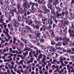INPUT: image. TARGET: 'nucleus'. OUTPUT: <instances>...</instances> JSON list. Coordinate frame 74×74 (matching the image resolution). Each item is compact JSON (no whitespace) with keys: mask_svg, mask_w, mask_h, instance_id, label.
Masks as SVG:
<instances>
[{"mask_svg":"<svg viewBox=\"0 0 74 74\" xmlns=\"http://www.w3.org/2000/svg\"><path fill=\"white\" fill-rule=\"evenodd\" d=\"M65 15H66V18H69L70 20H72V19H73L74 18V14L72 12H70L69 13V15H68V14H69V11H66L65 12Z\"/></svg>","mask_w":74,"mask_h":74,"instance_id":"nucleus-1","label":"nucleus"},{"mask_svg":"<svg viewBox=\"0 0 74 74\" xmlns=\"http://www.w3.org/2000/svg\"><path fill=\"white\" fill-rule=\"evenodd\" d=\"M62 40L64 42L63 43V45L64 46H65L66 45L68 44V42L70 41V39H69V38H68L67 37H66L65 38H64Z\"/></svg>","mask_w":74,"mask_h":74,"instance_id":"nucleus-2","label":"nucleus"},{"mask_svg":"<svg viewBox=\"0 0 74 74\" xmlns=\"http://www.w3.org/2000/svg\"><path fill=\"white\" fill-rule=\"evenodd\" d=\"M13 22H14L13 24L14 25V29L16 30H17V27H19V23H18L17 22L16 20L15 19L13 20Z\"/></svg>","mask_w":74,"mask_h":74,"instance_id":"nucleus-3","label":"nucleus"},{"mask_svg":"<svg viewBox=\"0 0 74 74\" xmlns=\"http://www.w3.org/2000/svg\"><path fill=\"white\" fill-rule=\"evenodd\" d=\"M47 48H48L49 49V52H54V51H56V49L55 48H54V47L53 46H49L47 47Z\"/></svg>","mask_w":74,"mask_h":74,"instance_id":"nucleus-4","label":"nucleus"},{"mask_svg":"<svg viewBox=\"0 0 74 74\" xmlns=\"http://www.w3.org/2000/svg\"><path fill=\"white\" fill-rule=\"evenodd\" d=\"M17 10L19 12V14H20L21 12H22V11H23V9L22 8L20 7V5L19 4L17 5Z\"/></svg>","mask_w":74,"mask_h":74,"instance_id":"nucleus-5","label":"nucleus"},{"mask_svg":"<svg viewBox=\"0 0 74 74\" xmlns=\"http://www.w3.org/2000/svg\"><path fill=\"white\" fill-rule=\"evenodd\" d=\"M23 7L25 8H27V7L28 8L30 7L29 5H28L27 2H24L23 5Z\"/></svg>","mask_w":74,"mask_h":74,"instance_id":"nucleus-6","label":"nucleus"},{"mask_svg":"<svg viewBox=\"0 0 74 74\" xmlns=\"http://www.w3.org/2000/svg\"><path fill=\"white\" fill-rule=\"evenodd\" d=\"M62 23H64V24H67V23H68L67 20L66 18H62Z\"/></svg>","mask_w":74,"mask_h":74,"instance_id":"nucleus-7","label":"nucleus"},{"mask_svg":"<svg viewBox=\"0 0 74 74\" xmlns=\"http://www.w3.org/2000/svg\"><path fill=\"white\" fill-rule=\"evenodd\" d=\"M47 29L48 30L50 29H51L52 28V27L51 25L49 24H47L45 25Z\"/></svg>","mask_w":74,"mask_h":74,"instance_id":"nucleus-8","label":"nucleus"},{"mask_svg":"<svg viewBox=\"0 0 74 74\" xmlns=\"http://www.w3.org/2000/svg\"><path fill=\"white\" fill-rule=\"evenodd\" d=\"M25 28L28 29V31L30 32L31 33H33V31L31 29V28L30 27H29L27 25H25Z\"/></svg>","mask_w":74,"mask_h":74,"instance_id":"nucleus-9","label":"nucleus"},{"mask_svg":"<svg viewBox=\"0 0 74 74\" xmlns=\"http://www.w3.org/2000/svg\"><path fill=\"white\" fill-rule=\"evenodd\" d=\"M52 55L53 58H56L58 56V54L55 53H52Z\"/></svg>","mask_w":74,"mask_h":74,"instance_id":"nucleus-10","label":"nucleus"},{"mask_svg":"<svg viewBox=\"0 0 74 74\" xmlns=\"http://www.w3.org/2000/svg\"><path fill=\"white\" fill-rule=\"evenodd\" d=\"M23 62H25L24 60H22L20 61L19 62H18V65H21V64H23Z\"/></svg>","mask_w":74,"mask_h":74,"instance_id":"nucleus-11","label":"nucleus"},{"mask_svg":"<svg viewBox=\"0 0 74 74\" xmlns=\"http://www.w3.org/2000/svg\"><path fill=\"white\" fill-rule=\"evenodd\" d=\"M41 8L42 9L43 11H45V10H46L47 9V7L45 5H42L41 7Z\"/></svg>","mask_w":74,"mask_h":74,"instance_id":"nucleus-12","label":"nucleus"},{"mask_svg":"<svg viewBox=\"0 0 74 74\" xmlns=\"http://www.w3.org/2000/svg\"><path fill=\"white\" fill-rule=\"evenodd\" d=\"M27 23H28L29 25H31V24H32L33 23V21L31 20H29L27 21Z\"/></svg>","mask_w":74,"mask_h":74,"instance_id":"nucleus-13","label":"nucleus"},{"mask_svg":"<svg viewBox=\"0 0 74 74\" xmlns=\"http://www.w3.org/2000/svg\"><path fill=\"white\" fill-rule=\"evenodd\" d=\"M56 16L57 18H59V16H62V14L61 13H58V12H56Z\"/></svg>","mask_w":74,"mask_h":74,"instance_id":"nucleus-14","label":"nucleus"},{"mask_svg":"<svg viewBox=\"0 0 74 74\" xmlns=\"http://www.w3.org/2000/svg\"><path fill=\"white\" fill-rule=\"evenodd\" d=\"M48 22L49 23H50L51 25H52V18H50L49 19Z\"/></svg>","mask_w":74,"mask_h":74,"instance_id":"nucleus-15","label":"nucleus"},{"mask_svg":"<svg viewBox=\"0 0 74 74\" xmlns=\"http://www.w3.org/2000/svg\"><path fill=\"white\" fill-rule=\"evenodd\" d=\"M9 15L10 16H13L14 15V13L13 12H10L9 13Z\"/></svg>","mask_w":74,"mask_h":74,"instance_id":"nucleus-16","label":"nucleus"},{"mask_svg":"<svg viewBox=\"0 0 74 74\" xmlns=\"http://www.w3.org/2000/svg\"><path fill=\"white\" fill-rule=\"evenodd\" d=\"M34 22L35 23H36L37 25H40L41 22H40V21H37V20H35L34 21Z\"/></svg>","mask_w":74,"mask_h":74,"instance_id":"nucleus-17","label":"nucleus"},{"mask_svg":"<svg viewBox=\"0 0 74 74\" xmlns=\"http://www.w3.org/2000/svg\"><path fill=\"white\" fill-rule=\"evenodd\" d=\"M40 25H35V28H36V29H40Z\"/></svg>","mask_w":74,"mask_h":74,"instance_id":"nucleus-18","label":"nucleus"},{"mask_svg":"<svg viewBox=\"0 0 74 74\" xmlns=\"http://www.w3.org/2000/svg\"><path fill=\"white\" fill-rule=\"evenodd\" d=\"M51 13L52 15H56V12H55L54 11V10H51Z\"/></svg>","mask_w":74,"mask_h":74,"instance_id":"nucleus-19","label":"nucleus"},{"mask_svg":"<svg viewBox=\"0 0 74 74\" xmlns=\"http://www.w3.org/2000/svg\"><path fill=\"white\" fill-rule=\"evenodd\" d=\"M53 3V0H49V1L47 2L48 4H52V3Z\"/></svg>","mask_w":74,"mask_h":74,"instance_id":"nucleus-20","label":"nucleus"},{"mask_svg":"<svg viewBox=\"0 0 74 74\" xmlns=\"http://www.w3.org/2000/svg\"><path fill=\"white\" fill-rule=\"evenodd\" d=\"M23 21L25 22L26 23H27V19L26 18H23Z\"/></svg>","mask_w":74,"mask_h":74,"instance_id":"nucleus-21","label":"nucleus"},{"mask_svg":"<svg viewBox=\"0 0 74 74\" xmlns=\"http://www.w3.org/2000/svg\"><path fill=\"white\" fill-rule=\"evenodd\" d=\"M48 7L49 8H50L51 10H52V4H48Z\"/></svg>","mask_w":74,"mask_h":74,"instance_id":"nucleus-22","label":"nucleus"},{"mask_svg":"<svg viewBox=\"0 0 74 74\" xmlns=\"http://www.w3.org/2000/svg\"><path fill=\"white\" fill-rule=\"evenodd\" d=\"M18 20L19 22H21V21H22V19H21V16H18Z\"/></svg>","mask_w":74,"mask_h":74,"instance_id":"nucleus-23","label":"nucleus"},{"mask_svg":"<svg viewBox=\"0 0 74 74\" xmlns=\"http://www.w3.org/2000/svg\"><path fill=\"white\" fill-rule=\"evenodd\" d=\"M21 32H22V33H24V34H25V33L26 32V29H25V28H23Z\"/></svg>","mask_w":74,"mask_h":74,"instance_id":"nucleus-24","label":"nucleus"},{"mask_svg":"<svg viewBox=\"0 0 74 74\" xmlns=\"http://www.w3.org/2000/svg\"><path fill=\"white\" fill-rule=\"evenodd\" d=\"M71 52H72V50H71V49H69V50H67L66 51V52L67 53H68V52H69V54H70Z\"/></svg>","mask_w":74,"mask_h":74,"instance_id":"nucleus-25","label":"nucleus"},{"mask_svg":"<svg viewBox=\"0 0 74 74\" xmlns=\"http://www.w3.org/2000/svg\"><path fill=\"white\" fill-rule=\"evenodd\" d=\"M2 25L3 26V27H5V28H6L7 27V25H6V23H3Z\"/></svg>","mask_w":74,"mask_h":74,"instance_id":"nucleus-26","label":"nucleus"},{"mask_svg":"<svg viewBox=\"0 0 74 74\" xmlns=\"http://www.w3.org/2000/svg\"><path fill=\"white\" fill-rule=\"evenodd\" d=\"M54 22L56 24H58V21L56 19V18H54Z\"/></svg>","mask_w":74,"mask_h":74,"instance_id":"nucleus-27","label":"nucleus"},{"mask_svg":"<svg viewBox=\"0 0 74 74\" xmlns=\"http://www.w3.org/2000/svg\"><path fill=\"white\" fill-rule=\"evenodd\" d=\"M33 60H29L27 61V64H30V63H32L33 62Z\"/></svg>","mask_w":74,"mask_h":74,"instance_id":"nucleus-28","label":"nucleus"},{"mask_svg":"<svg viewBox=\"0 0 74 74\" xmlns=\"http://www.w3.org/2000/svg\"><path fill=\"white\" fill-rule=\"evenodd\" d=\"M56 45V46H60V45H62V43L61 42H58Z\"/></svg>","mask_w":74,"mask_h":74,"instance_id":"nucleus-29","label":"nucleus"},{"mask_svg":"<svg viewBox=\"0 0 74 74\" xmlns=\"http://www.w3.org/2000/svg\"><path fill=\"white\" fill-rule=\"evenodd\" d=\"M17 64H16L14 66V70L15 71H16V68L17 67Z\"/></svg>","mask_w":74,"mask_h":74,"instance_id":"nucleus-30","label":"nucleus"},{"mask_svg":"<svg viewBox=\"0 0 74 74\" xmlns=\"http://www.w3.org/2000/svg\"><path fill=\"white\" fill-rule=\"evenodd\" d=\"M42 54H40L38 56V58L39 59H41V58H42Z\"/></svg>","mask_w":74,"mask_h":74,"instance_id":"nucleus-31","label":"nucleus"},{"mask_svg":"<svg viewBox=\"0 0 74 74\" xmlns=\"http://www.w3.org/2000/svg\"><path fill=\"white\" fill-rule=\"evenodd\" d=\"M4 62H10V59H5L4 60Z\"/></svg>","mask_w":74,"mask_h":74,"instance_id":"nucleus-32","label":"nucleus"},{"mask_svg":"<svg viewBox=\"0 0 74 74\" xmlns=\"http://www.w3.org/2000/svg\"><path fill=\"white\" fill-rule=\"evenodd\" d=\"M29 36L30 37L31 39H33V38H34V37H34V36L32 35V34H29Z\"/></svg>","mask_w":74,"mask_h":74,"instance_id":"nucleus-33","label":"nucleus"},{"mask_svg":"<svg viewBox=\"0 0 74 74\" xmlns=\"http://www.w3.org/2000/svg\"><path fill=\"white\" fill-rule=\"evenodd\" d=\"M49 32L51 34H54V32H53V31L52 30H50Z\"/></svg>","mask_w":74,"mask_h":74,"instance_id":"nucleus-34","label":"nucleus"},{"mask_svg":"<svg viewBox=\"0 0 74 74\" xmlns=\"http://www.w3.org/2000/svg\"><path fill=\"white\" fill-rule=\"evenodd\" d=\"M51 44L53 45H54V44H55V42L54 40L51 41Z\"/></svg>","mask_w":74,"mask_h":74,"instance_id":"nucleus-35","label":"nucleus"},{"mask_svg":"<svg viewBox=\"0 0 74 74\" xmlns=\"http://www.w3.org/2000/svg\"><path fill=\"white\" fill-rule=\"evenodd\" d=\"M62 28L64 30H66V29H67V26L66 25H64L63 26Z\"/></svg>","mask_w":74,"mask_h":74,"instance_id":"nucleus-36","label":"nucleus"},{"mask_svg":"<svg viewBox=\"0 0 74 74\" xmlns=\"http://www.w3.org/2000/svg\"><path fill=\"white\" fill-rule=\"evenodd\" d=\"M70 58L73 61H74V56H71Z\"/></svg>","mask_w":74,"mask_h":74,"instance_id":"nucleus-37","label":"nucleus"},{"mask_svg":"<svg viewBox=\"0 0 74 74\" xmlns=\"http://www.w3.org/2000/svg\"><path fill=\"white\" fill-rule=\"evenodd\" d=\"M37 34H35V35H36V36H37V37H39V35H40V34H41V33L38 32L37 33Z\"/></svg>","mask_w":74,"mask_h":74,"instance_id":"nucleus-38","label":"nucleus"},{"mask_svg":"<svg viewBox=\"0 0 74 74\" xmlns=\"http://www.w3.org/2000/svg\"><path fill=\"white\" fill-rule=\"evenodd\" d=\"M60 70V69H57L56 70L54 71V73H56V72H57V71L58 72Z\"/></svg>","mask_w":74,"mask_h":74,"instance_id":"nucleus-39","label":"nucleus"},{"mask_svg":"<svg viewBox=\"0 0 74 74\" xmlns=\"http://www.w3.org/2000/svg\"><path fill=\"white\" fill-rule=\"evenodd\" d=\"M4 42H5V40H2L1 42V45H2L3 43Z\"/></svg>","mask_w":74,"mask_h":74,"instance_id":"nucleus-40","label":"nucleus"},{"mask_svg":"<svg viewBox=\"0 0 74 74\" xmlns=\"http://www.w3.org/2000/svg\"><path fill=\"white\" fill-rule=\"evenodd\" d=\"M3 38H4V39H5V41H6V42H8V39L7 38L5 37H4Z\"/></svg>","mask_w":74,"mask_h":74,"instance_id":"nucleus-41","label":"nucleus"},{"mask_svg":"<svg viewBox=\"0 0 74 74\" xmlns=\"http://www.w3.org/2000/svg\"><path fill=\"white\" fill-rule=\"evenodd\" d=\"M42 3L43 4H45L46 3V2L45 0H42L41 1Z\"/></svg>","mask_w":74,"mask_h":74,"instance_id":"nucleus-42","label":"nucleus"},{"mask_svg":"<svg viewBox=\"0 0 74 74\" xmlns=\"http://www.w3.org/2000/svg\"><path fill=\"white\" fill-rule=\"evenodd\" d=\"M36 39H37V40H36V41L37 42H38V40H40L39 38V37H36Z\"/></svg>","mask_w":74,"mask_h":74,"instance_id":"nucleus-43","label":"nucleus"},{"mask_svg":"<svg viewBox=\"0 0 74 74\" xmlns=\"http://www.w3.org/2000/svg\"><path fill=\"white\" fill-rule=\"evenodd\" d=\"M74 69H72L71 70H70V71H69V73H72L74 72Z\"/></svg>","mask_w":74,"mask_h":74,"instance_id":"nucleus-44","label":"nucleus"},{"mask_svg":"<svg viewBox=\"0 0 74 74\" xmlns=\"http://www.w3.org/2000/svg\"><path fill=\"white\" fill-rule=\"evenodd\" d=\"M40 42H44V39H42L40 40Z\"/></svg>","mask_w":74,"mask_h":74,"instance_id":"nucleus-45","label":"nucleus"},{"mask_svg":"<svg viewBox=\"0 0 74 74\" xmlns=\"http://www.w3.org/2000/svg\"><path fill=\"white\" fill-rule=\"evenodd\" d=\"M14 69V65H12L10 69L11 70H12V69Z\"/></svg>","mask_w":74,"mask_h":74,"instance_id":"nucleus-46","label":"nucleus"},{"mask_svg":"<svg viewBox=\"0 0 74 74\" xmlns=\"http://www.w3.org/2000/svg\"><path fill=\"white\" fill-rule=\"evenodd\" d=\"M45 51H48V50H49V49H48V48H45L44 49Z\"/></svg>","mask_w":74,"mask_h":74,"instance_id":"nucleus-47","label":"nucleus"},{"mask_svg":"<svg viewBox=\"0 0 74 74\" xmlns=\"http://www.w3.org/2000/svg\"><path fill=\"white\" fill-rule=\"evenodd\" d=\"M38 12H39L41 14H42V13L43 12L40 9H38Z\"/></svg>","mask_w":74,"mask_h":74,"instance_id":"nucleus-48","label":"nucleus"},{"mask_svg":"<svg viewBox=\"0 0 74 74\" xmlns=\"http://www.w3.org/2000/svg\"><path fill=\"white\" fill-rule=\"evenodd\" d=\"M43 11H44V13L45 14H46V13H47V12L48 11V10H47V9H46V10H45Z\"/></svg>","mask_w":74,"mask_h":74,"instance_id":"nucleus-49","label":"nucleus"},{"mask_svg":"<svg viewBox=\"0 0 74 74\" xmlns=\"http://www.w3.org/2000/svg\"><path fill=\"white\" fill-rule=\"evenodd\" d=\"M46 18L44 17H43L42 18V21H46Z\"/></svg>","mask_w":74,"mask_h":74,"instance_id":"nucleus-50","label":"nucleus"},{"mask_svg":"<svg viewBox=\"0 0 74 74\" xmlns=\"http://www.w3.org/2000/svg\"><path fill=\"white\" fill-rule=\"evenodd\" d=\"M57 12H60V8H58Z\"/></svg>","mask_w":74,"mask_h":74,"instance_id":"nucleus-51","label":"nucleus"},{"mask_svg":"<svg viewBox=\"0 0 74 74\" xmlns=\"http://www.w3.org/2000/svg\"><path fill=\"white\" fill-rule=\"evenodd\" d=\"M58 53H60L61 54H62V53H64V52H63L61 51H58Z\"/></svg>","mask_w":74,"mask_h":74,"instance_id":"nucleus-52","label":"nucleus"},{"mask_svg":"<svg viewBox=\"0 0 74 74\" xmlns=\"http://www.w3.org/2000/svg\"><path fill=\"white\" fill-rule=\"evenodd\" d=\"M18 30L19 32H22V29L21 27H20L18 28Z\"/></svg>","mask_w":74,"mask_h":74,"instance_id":"nucleus-53","label":"nucleus"},{"mask_svg":"<svg viewBox=\"0 0 74 74\" xmlns=\"http://www.w3.org/2000/svg\"><path fill=\"white\" fill-rule=\"evenodd\" d=\"M71 25L72 26L71 27V29H73V30H74V26L73 25V24L72 23Z\"/></svg>","mask_w":74,"mask_h":74,"instance_id":"nucleus-54","label":"nucleus"},{"mask_svg":"<svg viewBox=\"0 0 74 74\" xmlns=\"http://www.w3.org/2000/svg\"><path fill=\"white\" fill-rule=\"evenodd\" d=\"M9 50H10V52H11V53H12V51H13V50H12V48H11V47L10 48Z\"/></svg>","mask_w":74,"mask_h":74,"instance_id":"nucleus-55","label":"nucleus"},{"mask_svg":"<svg viewBox=\"0 0 74 74\" xmlns=\"http://www.w3.org/2000/svg\"><path fill=\"white\" fill-rule=\"evenodd\" d=\"M55 1L57 4L59 3V0H55Z\"/></svg>","mask_w":74,"mask_h":74,"instance_id":"nucleus-56","label":"nucleus"},{"mask_svg":"<svg viewBox=\"0 0 74 74\" xmlns=\"http://www.w3.org/2000/svg\"><path fill=\"white\" fill-rule=\"evenodd\" d=\"M36 52H38L39 53H41V51L40 50H37Z\"/></svg>","mask_w":74,"mask_h":74,"instance_id":"nucleus-57","label":"nucleus"},{"mask_svg":"<svg viewBox=\"0 0 74 74\" xmlns=\"http://www.w3.org/2000/svg\"><path fill=\"white\" fill-rule=\"evenodd\" d=\"M39 73H40V74H43V71L41 70H39Z\"/></svg>","mask_w":74,"mask_h":74,"instance_id":"nucleus-58","label":"nucleus"},{"mask_svg":"<svg viewBox=\"0 0 74 74\" xmlns=\"http://www.w3.org/2000/svg\"><path fill=\"white\" fill-rule=\"evenodd\" d=\"M32 43H33L34 44H35V43H36V41L35 40H32Z\"/></svg>","mask_w":74,"mask_h":74,"instance_id":"nucleus-59","label":"nucleus"},{"mask_svg":"<svg viewBox=\"0 0 74 74\" xmlns=\"http://www.w3.org/2000/svg\"><path fill=\"white\" fill-rule=\"evenodd\" d=\"M31 26L32 27H34V28L35 27V25L34 24H32L31 25Z\"/></svg>","mask_w":74,"mask_h":74,"instance_id":"nucleus-60","label":"nucleus"},{"mask_svg":"<svg viewBox=\"0 0 74 74\" xmlns=\"http://www.w3.org/2000/svg\"><path fill=\"white\" fill-rule=\"evenodd\" d=\"M60 5L61 8H62V7H63V3H62L61 2L60 3Z\"/></svg>","mask_w":74,"mask_h":74,"instance_id":"nucleus-61","label":"nucleus"},{"mask_svg":"<svg viewBox=\"0 0 74 74\" xmlns=\"http://www.w3.org/2000/svg\"><path fill=\"white\" fill-rule=\"evenodd\" d=\"M23 55L24 56H27V54L25 53H23Z\"/></svg>","mask_w":74,"mask_h":74,"instance_id":"nucleus-62","label":"nucleus"},{"mask_svg":"<svg viewBox=\"0 0 74 74\" xmlns=\"http://www.w3.org/2000/svg\"><path fill=\"white\" fill-rule=\"evenodd\" d=\"M53 5H56L57 4V3H56L54 1L53 3Z\"/></svg>","mask_w":74,"mask_h":74,"instance_id":"nucleus-63","label":"nucleus"},{"mask_svg":"<svg viewBox=\"0 0 74 74\" xmlns=\"http://www.w3.org/2000/svg\"><path fill=\"white\" fill-rule=\"evenodd\" d=\"M40 31H41V32H42V30H43V27H41L40 28Z\"/></svg>","mask_w":74,"mask_h":74,"instance_id":"nucleus-64","label":"nucleus"}]
</instances>
